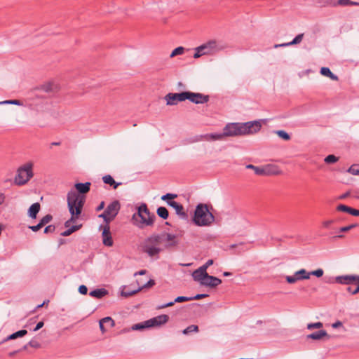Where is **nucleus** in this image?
<instances>
[{"instance_id":"obj_57","label":"nucleus","mask_w":359,"mask_h":359,"mask_svg":"<svg viewBox=\"0 0 359 359\" xmlns=\"http://www.w3.org/2000/svg\"><path fill=\"white\" fill-rule=\"evenodd\" d=\"M154 285H155V281L153 279H150L147 283H145L144 285H143L140 287H142V290L143 288L151 287H152Z\"/></svg>"},{"instance_id":"obj_42","label":"nucleus","mask_w":359,"mask_h":359,"mask_svg":"<svg viewBox=\"0 0 359 359\" xmlns=\"http://www.w3.org/2000/svg\"><path fill=\"white\" fill-rule=\"evenodd\" d=\"M184 51V48L182 47V46H179V47L175 48L172 51L170 57H175L176 55H182V54H183Z\"/></svg>"},{"instance_id":"obj_27","label":"nucleus","mask_w":359,"mask_h":359,"mask_svg":"<svg viewBox=\"0 0 359 359\" xmlns=\"http://www.w3.org/2000/svg\"><path fill=\"white\" fill-rule=\"evenodd\" d=\"M108 294V290L104 288H97L90 292L89 295L90 297L102 299L103 297Z\"/></svg>"},{"instance_id":"obj_46","label":"nucleus","mask_w":359,"mask_h":359,"mask_svg":"<svg viewBox=\"0 0 359 359\" xmlns=\"http://www.w3.org/2000/svg\"><path fill=\"white\" fill-rule=\"evenodd\" d=\"M99 217L102 218L104 219V222L106 223V224H108V225H109V223L113 220V219L109 216V215L106 213L105 210L102 214H100L99 215Z\"/></svg>"},{"instance_id":"obj_1","label":"nucleus","mask_w":359,"mask_h":359,"mask_svg":"<svg viewBox=\"0 0 359 359\" xmlns=\"http://www.w3.org/2000/svg\"><path fill=\"white\" fill-rule=\"evenodd\" d=\"M215 220V217L210 212L208 205L204 203H198L195 209L192 218L194 224L198 226H210Z\"/></svg>"},{"instance_id":"obj_26","label":"nucleus","mask_w":359,"mask_h":359,"mask_svg":"<svg viewBox=\"0 0 359 359\" xmlns=\"http://www.w3.org/2000/svg\"><path fill=\"white\" fill-rule=\"evenodd\" d=\"M102 181L104 184H109L116 189L118 186L122 184V182H116L110 175H106L102 177Z\"/></svg>"},{"instance_id":"obj_56","label":"nucleus","mask_w":359,"mask_h":359,"mask_svg":"<svg viewBox=\"0 0 359 359\" xmlns=\"http://www.w3.org/2000/svg\"><path fill=\"white\" fill-rule=\"evenodd\" d=\"M79 292L81 294H86L88 293V287L85 285H81L79 287Z\"/></svg>"},{"instance_id":"obj_21","label":"nucleus","mask_w":359,"mask_h":359,"mask_svg":"<svg viewBox=\"0 0 359 359\" xmlns=\"http://www.w3.org/2000/svg\"><path fill=\"white\" fill-rule=\"evenodd\" d=\"M162 235H163V238L164 236H165V240L168 242L165 245L166 248H170L171 247H175V246L177 245L178 241H177V239H176L177 238L176 235L169 233H163Z\"/></svg>"},{"instance_id":"obj_11","label":"nucleus","mask_w":359,"mask_h":359,"mask_svg":"<svg viewBox=\"0 0 359 359\" xmlns=\"http://www.w3.org/2000/svg\"><path fill=\"white\" fill-rule=\"evenodd\" d=\"M187 100L196 104L207 103L210 100V96L208 95L191 91H187Z\"/></svg>"},{"instance_id":"obj_29","label":"nucleus","mask_w":359,"mask_h":359,"mask_svg":"<svg viewBox=\"0 0 359 359\" xmlns=\"http://www.w3.org/2000/svg\"><path fill=\"white\" fill-rule=\"evenodd\" d=\"M40 204L39 203H33L28 209V215L32 219H36L38 212L40 210Z\"/></svg>"},{"instance_id":"obj_32","label":"nucleus","mask_w":359,"mask_h":359,"mask_svg":"<svg viewBox=\"0 0 359 359\" xmlns=\"http://www.w3.org/2000/svg\"><path fill=\"white\" fill-rule=\"evenodd\" d=\"M142 290V287H138L137 289L133 290H127L126 286H123V290L121 292V295L124 297H128L133 294H135L138 292Z\"/></svg>"},{"instance_id":"obj_18","label":"nucleus","mask_w":359,"mask_h":359,"mask_svg":"<svg viewBox=\"0 0 359 359\" xmlns=\"http://www.w3.org/2000/svg\"><path fill=\"white\" fill-rule=\"evenodd\" d=\"M221 283H222L221 279H219L217 277L212 276H210L209 274H208V276L206 277L205 280H204L203 282H201L202 285H204L206 287H215Z\"/></svg>"},{"instance_id":"obj_40","label":"nucleus","mask_w":359,"mask_h":359,"mask_svg":"<svg viewBox=\"0 0 359 359\" xmlns=\"http://www.w3.org/2000/svg\"><path fill=\"white\" fill-rule=\"evenodd\" d=\"M338 159V157H337L336 156L333 154H330L325 158L324 161L327 164H332L337 162Z\"/></svg>"},{"instance_id":"obj_38","label":"nucleus","mask_w":359,"mask_h":359,"mask_svg":"<svg viewBox=\"0 0 359 359\" xmlns=\"http://www.w3.org/2000/svg\"><path fill=\"white\" fill-rule=\"evenodd\" d=\"M198 331V327L197 325H189L188 326L187 328H185L183 331H182V333L184 334H188L191 332H197Z\"/></svg>"},{"instance_id":"obj_31","label":"nucleus","mask_w":359,"mask_h":359,"mask_svg":"<svg viewBox=\"0 0 359 359\" xmlns=\"http://www.w3.org/2000/svg\"><path fill=\"white\" fill-rule=\"evenodd\" d=\"M82 226V224L79 225H73L67 230L64 231L60 233L62 236L66 237L70 236L74 232L76 231L77 230L80 229Z\"/></svg>"},{"instance_id":"obj_43","label":"nucleus","mask_w":359,"mask_h":359,"mask_svg":"<svg viewBox=\"0 0 359 359\" xmlns=\"http://www.w3.org/2000/svg\"><path fill=\"white\" fill-rule=\"evenodd\" d=\"M55 87V86L53 83H48L43 85L41 86V89L46 93H49L52 92L54 90Z\"/></svg>"},{"instance_id":"obj_7","label":"nucleus","mask_w":359,"mask_h":359,"mask_svg":"<svg viewBox=\"0 0 359 359\" xmlns=\"http://www.w3.org/2000/svg\"><path fill=\"white\" fill-rule=\"evenodd\" d=\"M222 135L224 137L241 136V123H229L223 129Z\"/></svg>"},{"instance_id":"obj_2","label":"nucleus","mask_w":359,"mask_h":359,"mask_svg":"<svg viewBox=\"0 0 359 359\" xmlns=\"http://www.w3.org/2000/svg\"><path fill=\"white\" fill-rule=\"evenodd\" d=\"M156 215L151 213L146 203H142L137 207V212L133 215L132 221L133 224L140 229H143L146 226H152Z\"/></svg>"},{"instance_id":"obj_35","label":"nucleus","mask_w":359,"mask_h":359,"mask_svg":"<svg viewBox=\"0 0 359 359\" xmlns=\"http://www.w3.org/2000/svg\"><path fill=\"white\" fill-rule=\"evenodd\" d=\"M246 168L252 169L255 171V173L257 175H262L264 173L263 170L264 168L255 166L252 164L247 165Z\"/></svg>"},{"instance_id":"obj_41","label":"nucleus","mask_w":359,"mask_h":359,"mask_svg":"<svg viewBox=\"0 0 359 359\" xmlns=\"http://www.w3.org/2000/svg\"><path fill=\"white\" fill-rule=\"evenodd\" d=\"M53 219V217L50 214H48L46 215H45L44 217H43L40 221H39V223L41 224V225L42 226H45L46 224H47L48 223H49Z\"/></svg>"},{"instance_id":"obj_44","label":"nucleus","mask_w":359,"mask_h":359,"mask_svg":"<svg viewBox=\"0 0 359 359\" xmlns=\"http://www.w3.org/2000/svg\"><path fill=\"white\" fill-rule=\"evenodd\" d=\"M323 324L321 322H316L313 323H309L307 325V329L308 330H313V329H319L323 327Z\"/></svg>"},{"instance_id":"obj_3","label":"nucleus","mask_w":359,"mask_h":359,"mask_svg":"<svg viewBox=\"0 0 359 359\" xmlns=\"http://www.w3.org/2000/svg\"><path fill=\"white\" fill-rule=\"evenodd\" d=\"M163 241V235L154 233L147 238L142 243V250L151 257H158V254L162 251L160 244Z\"/></svg>"},{"instance_id":"obj_25","label":"nucleus","mask_w":359,"mask_h":359,"mask_svg":"<svg viewBox=\"0 0 359 359\" xmlns=\"http://www.w3.org/2000/svg\"><path fill=\"white\" fill-rule=\"evenodd\" d=\"M264 173L262 175H276L280 174V171L274 165H267L263 168Z\"/></svg>"},{"instance_id":"obj_30","label":"nucleus","mask_w":359,"mask_h":359,"mask_svg":"<svg viewBox=\"0 0 359 359\" xmlns=\"http://www.w3.org/2000/svg\"><path fill=\"white\" fill-rule=\"evenodd\" d=\"M320 72L323 76H327V77L330 78V79H332V81H338L339 80L338 76L336 74H333L329 67H321Z\"/></svg>"},{"instance_id":"obj_8","label":"nucleus","mask_w":359,"mask_h":359,"mask_svg":"<svg viewBox=\"0 0 359 359\" xmlns=\"http://www.w3.org/2000/svg\"><path fill=\"white\" fill-rule=\"evenodd\" d=\"M187 91H183L179 93H169L165 96L167 105H175L177 102H182L187 100Z\"/></svg>"},{"instance_id":"obj_24","label":"nucleus","mask_w":359,"mask_h":359,"mask_svg":"<svg viewBox=\"0 0 359 359\" xmlns=\"http://www.w3.org/2000/svg\"><path fill=\"white\" fill-rule=\"evenodd\" d=\"M323 337H327V338L330 339V336L327 334V332L324 330H320L319 331L308 334L306 337L307 339H311L313 340H320Z\"/></svg>"},{"instance_id":"obj_61","label":"nucleus","mask_w":359,"mask_h":359,"mask_svg":"<svg viewBox=\"0 0 359 359\" xmlns=\"http://www.w3.org/2000/svg\"><path fill=\"white\" fill-rule=\"evenodd\" d=\"M43 226L41 225V224L39 222L36 225L29 226V229H30L32 231H33L34 232L38 231Z\"/></svg>"},{"instance_id":"obj_17","label":"nucleus","mask_w":359,"mask_h":359,"mask_svg":"<svg viewBox=\"0 0 359 359\" xmlns=\"http://www.w3.org/2000/svg\"><path fill=\"white\" fill-rule=\"evenodd\" d=\"M102 243L105 246L111 247L113 245V239L111 236L109 225L106 224L103 229L102 233Z\"/></svg>"},{"instance_id":"obj_52","label":"nucleus","mask_w":359,"mask_h":359,"mask_svg":"<svg viewBox=\"0 0 359 359\" xmlns=\"http://www.w3.org/2000/svg\"><path fill=\"white\" fill-rule=\"evenodd\" d=\"M175 304V299H174L172 302H168L166 304H162V305H159L156 308H157V309H165V308H167V307L172 306Z\"/></svg>"},{"instance_id":"obj_54","label":"nucleus","mask_w":359,"mask_h":359,"mask_svg":"<svg viewBox=\"0 0 359 359\" xmlns=\"http://www.w3.org/2000/svg\"><path fill=\"white\" fill-rule=\"evenodd\" d=\"M212 264H213V260L208 259L204 265L201 266L199 268L201 269V271H206L208 267L211 266Z\"/></svg>"},{"instance_id":"obj_22","label":"nucleus","mask_w":359,"mask_h":359,"mask_svg":"<svg viewBox=\"0 0 359 359\" xmlns=\"http://www.w3.org/2000/svg\"><path fill=\"white\" fill-rule=\"evenodd\" d=\"M27 334V330H18L10 335H8V337H6V338H4L1 342L0 344H3V343H5L9 340H13V339H15L17 338H19V337H22L24 336H25L26 334Z\"/></svg>"},{"instance_id":"obj_59","label":"nucleus","mask_w":359,"mask_h":359,"mask_svg":"<svg viewBox=\"0 0 359 359\" xmlns=\"http://www.w3.org/2000/svg\"><path fill=\"white\" fill-rule=\"evenodd\" d=\"M195 50H196V52H195V53L194 54V58H198V57H200L201 56H202V55H204V53H203V50L199 49V46H198L197 48H196Z\"/></svg>"},{"instance_id":"obj_63","label":"nucleus","mask_w":359,"mask_h":359,"mask_svg":"<svg viewBox=\"0 0 359 359\" xmlns=\"http://www.w3.org/2000/svg\"><path fill=\"white\" fill-rule=\"evenodd\" d=\"M332 327L334 329L342 327V323L339 320H337L335 323L332 324Z\"/></svg>"},{"instance_id":"obj_6","label":"nucleus","mask_w":359,"mask_h":359,"mask_svg":"<svg viewBox=\"0 0 359 359\" xmlns=\"http://www.w3.org/2000/svg\"><path fill=\"white\" fill-rule=\"evenodd\" d=\"M261 120L241 123L242 135L255 134L259 132L262 128Z\"/></svg>"},{"instance_id":"obj_15","label":"nucleus","mask_w":359,"mask_h":359,"mask_svg":"<svg viewBox=\"0 0 359 359\" xmlns=\"http://www.w3.org/2000/svg\"><path fill=\"white\" fill-rule=\"evenodd\" d=\"M354 281H359V276L358 275H344L335 278V282L339 284L350 285Z\"/></svg>"},{"instance_id":"obj_10","label":"nucleus","mask_w":359,"mask_h":359,"mask_svg":"<svg viewBox=\"0 0 359 359\" xmlns=\"http://www.w3.org/2000/svg\"><path fill=\"white\" fill-rule=\"evenodd\" d=\"M311 273L304 269L296 271L293 276H286L285 280L289 284H294L298 280L309 279Z\"/></svg>"},{"instance_id":"obj_51","label":"nucleus","mask_w":359,"mask_h":359,"mask_svg":"<svg viewBox=\"0 0 359 359\" xmlns=\"http://www.w3.org/2000/svg\"><path fill=\"white\" fill-rule=\"evenodd\" d=\"M323 273H324V271H323V270L322 269H318L317 270L309 272V273H311V275L312 276H315L317 278H320V277L323 276Z\"/></svg>"},{"instance_id":"obj_58","label":"nucleus","mask_w":359,"mask_h":359,"mask_svg":"<svg viewBox=\"0 0 359 359\" xmlns=\"http://www.w3.org/2000/svg\"><path fill=\"white\" fill-rule=\"evenodd\" d=\"M28 344L29 345V346L33 347V348H39L40 347L39 342L34 339H32L31 341H29L28 342Z\"/></svg>"},{"instance_id":"obj_5","label":"nucleus","mask_w":359,"mask_h":359,"mask_svg":"<svg viewBox=\"0 0 359 359\" xmlns=\"http://www.w3.org/2000/svg\"><path fill=\"white\" fill-rule=\"evenodd\" d=\"M32 166V163H27L18 169L15 178L16 184L24 185L33 177Z\"/></svg>"},{"instance_id":"obj_53","label":"nucleus","mask_w":359,"mask_h":359,"mask_svg":"<svg viewBox=\"0 0 359 359\" xmlns=\"http://www.w3.org/2000/svg\"><path fill=\"white\" fill-rule=\"evenodd\" d=\"M347 172L353 175H359V169L354 168L353 165L351 166Z\"/></svg>"},{"instance_id":"obj_28","label":"nucleus","mask_w":359,"mask_h":359,"mask_svg":"<svg viewBox=\"0 0 359 359\" xmlns=\"http://www.w3.org/2000/svg\"><path fill=\"white\" fill-rule=\"evenodd\" d=\"M107 322H111V327H113L115 326V322L114 320L109 316L104 317L100 320L99 321V326L100 331L102 334L105 333L107 331V329L104 327V323H107Z\"/></svg>"},{"instance_id":"obj_55","label":"nucleus","mask_w":359,"mask_h":359,"mask_svg":"<svg viewBox=\"0 0 359 359\" xmlns=\"http://www.w3.org/2000/svg\"><path fill=\"white\" fill-rule=\"evenodd\" d=\"M55 231V226L54 225H48L44 229V233H53Z\"/></svg>"},{"instance_id":"obj_19","label":"nucleus","mask_w":359,"mask_h":359,"mask_svg":"<svg viewBox=\"0 0 359 359\" xmlns=\"http://www.w3.org/2000/svg\"><path fill=\"white\" fill-rule=\"evenodd\" d=\"M91 183L89 182L85 183H76L74 187L76 189V193L81 195L87 194L90 189Z\"/></svg>"},{"instance_id":"obj_49","label":"nucleus","mask_w":359,"mask_h":359,"mask_svg":"<svg viewBox=\"0 0 359 359\" xmlns=\"http://www.w3.org/2000/svg\"><path fill=\"white\" fill-rule=\"evenodd\" d=\"M338 4L341 6L358 5V3L353 2L351 0H339Z\"/></svg>"},{"instance_id":"obj_20","label":"nucleus","mask_w":359,"mask_h":359,"mask_svg":"<svg viewBox=\"0 0 359 359\" xmlns=\"http://www.w3.org/2000/svg\"><path fill=\"white\" fill-rule=\"evenodd\" d=\"M208 274L207 271H201V269L198 268L193 272L192 277L195 281L199 282L201 285V282L205 280Z\"/></svg>"},{"instance_id":"obj_4","label":"nucleus","mask_w":359,"mask_h":359,"mask_svg":"<svg viewBox=\"0 0 359 359\" xmlns=\"http://www.w3.org/2000/svg\"><path fill=\"white\" fill-rule=\"evenodd\" d=\"M69 212L79 210L82 212L86 201V196L76 193L74 190L68 192L67 196Z\"/></svg>"},{"instance_id":"obj_62","label":"nucleus","mask_w":359,"mask_h":359,"mask_svg":"<svg viewBox=\"0 0 359 359\" xmlns=\"http://www.w3.org/2000/svg\"><path fill=\"white\" fill-rule=\"evenodd\" d=\"M43 325H44V323H43V321H40V322H39V323L36 324V325L35 326V327L33 329V331H34V332H36V331H38L39 330H40L41 328H42V327H43Z\"/></svg>"},{"instance_id":"obj_9","label":"nucleus","mask_w":359,"mask_h":359,"mask_svg":"<svg viewBox=\"0 0 359 359\" xmlns=\"http://www.w3.org/2000/svg\"><path fill=\"white\" fill-rule=\"evenodd\" d=\"M199 49L203 50V53H204V55H210L215 52L222 50L223 46H219L215 40H210L199 46Z\"/></svg>"},{"instance_id":"obj_60","label":"nucleus","mask_w":359,"mask_h":359,"mask_svg":"<svg viewBox=\"0 0 359 359\" xmlns=\"http://www.w3.org/2000/svg\"><path fill=\"white\" fill-rule=\"evenodd\" d=\"M207 297H208V294H197L195 296L191 297V298H192V300H198L203 298H205Z\"/></svg>"},{"instance_id":"obj_16","label":"nucleus","mask_w":359,"mask_h":359,"mask_svg":"<svg viewBox=\"0 0 359 359\" xmlns=\"http://www.w3.org/2000/svg\"><path fill=\"white\" fill-rule=\"evenodd\" d=\"M168 205L172 208L176 214L183 219H188V215L184 211V207L182 204L176 202V201H168Z\"/></svg>"},{"instance_id":"obj_12","label":"nucleus","mask_w":359,"mask_h":359,"mask_svg":"<svg viewBox=\"0 0 359 359\" xmlns=\"http://www.w3.org/2000/svg\"><path fill=\"white\" fill-rule=\"evenodd\" d=\"M224 137V136L222 135V133H208L196 136L193 142H198L201 140L216 141L221 140Z\"/></svg>"},{"instance_id":"obj_34","label":"nucleus","mask_w":359,"mask_h":359,"mask_svg":"<svg viewBox=\"0 0 359 359\" xmlns=\"http://www.w3.org/2000/svg\"><path fill=\"white\" fill-rule=\"evenodd\" d=\"M147 320L133 325L130 330H143L144 329L149 328Z\"/></svg>"},{"instance_id":"obj_33","label":"nucleus","mask_w":359,"mask_h":359,"mask_svg":"<svg viewBox=\"0 0 359 359\" xmlns=\"http://www.w3.org/2000/svg\"><path fill=\"white\" fill-rule=\"evenodd\" d=\"M156 213L158 217L163 219H166L168 218L169 212L166 208L161 206L158 207L156 210Z\"/></svg>"},{"instance_id":"obj_50","label":"nucleus","mask_w":359,"mask_h":359,"mask_svg":"<svg viewBox=\"0 0 359 359\" xmlns=\"http://www.w3.org/2000/svg\"><path fill=\"white\" fill-rule=\"evenodd\" d=\"M357 224H352L339 229V232H346L357 226Z\"/></svg>"},{"instance_id":"obj_64","label":"nucleus","mask_w":359,"mask_h":359,"mask_svg":"<svg viewBox=\"0 0 359 359\" xmlns=\"http://www.w3.org/2000/svg\"><path fill=\"white\" fill-rule=\"evenodd\" d=\"M333 222H334V220H332V219L327 220V221L323 222V225L325 228H329L330 226L332 224H333Z\"/></svg>"},{"instance_id":"obj_47","label":"nucleus","mask_w":359,"mask_h":359,"mask_svg":"<svg viewBox=\"0 0 359 359\" xmlns=\"http://www.w3.org/2000/svg\"><path fill=\"white\" fill-rule=\"evenodd\" d=\"M304 37V34H299L297 35L292 41L290 42V46L299 43Z\"/></svg>"},{"instance_id":"obj_48","label":"nucleus","mask_w":359,"mask_h":359,"mask_svg":"<svg viewBox=\"0 0 359 359\" xmlns=\"http://www.w3.org/2000/svg\"><path fill=\"white\" fill-rule=\"evenodd\" d=\"M192 300V298L191 297H185V296H179L177 298L175 299V303H180L184 302H188Z\"/></svg>"},{"instance_id":"obj_39","label":"nucleus","mask_w":359,"mask_h":359,"mask_svg":"<svg viewBox=\"0 0 359 359\" xmlns=\"http://www.w3.org/2000/svg\"><path fill=\"white\" fill-rule=\"evenodd\" d=\"M81 212H81L79 210L69 212V213L71 215V217L69 218V219H68V222L69 223L74 222L77 219H79V217L81 215Z\"/></svg>"},{"instance_id":"obj_37","label":"nucleus","mask_w":359,"mask_h":359,"mask_svg":"<svg viewBox=\"0 0 359 359\" xmlns=\"http://www.w3.org/2000/svg\"><path fill=\"white\" fill-rule=\"evenodd\" d=\"M177 197V195L175 194L168 193L161 196V200L166 201V203H168V201H174L173 199L176 198Z\"/></svg>"},{"instance_id":"obj_23","label":"nucleus","mask_w":359,"mask_h":359,"mask_svg":"<svg viewBox=\"0 0 359 359\" xmlns=\"http://www.w3.org/2000/svg\"><path fill=\"white\" fill-rule=\"evenodd\" d=\"M338 211L347 212L353 216H359V210L354 209L344 204H339L337 207Z\"/></svg>"},{"instance_id":"obj_13","label":"nucleus","mask_w":359,"mask_h":359,"mask_svg":"<svg viewBox=\"0 0 359 359\" xmlns=\"http://www.w3.org/2000/svg\"><path fill=\"white\" fill-rule=\"evenodd\" d=\"M147 320L149 323V328L158 327L166 323L169 320V316L165 314H162Z\"/></svg>"},{"instance_id":"obj_36","label":"nucleus","mask_w":359,"mask_h":359,"mask_svg":"<svg viewBox=\"0 0 359 359\" xmlns=\"http://www.w3.org/2000/svg\"><path fill=\"white\" fill-rule=\"evenodd\" d=\"M275 133L277 134V135L284 140H290V135L285 130H276L275 131Z\"/></svg>"},{"instance_id":"obj_14","label":"nucleus","mask_w":359,"mask_h":359,"mask_svg":"<svg viewBox=\"0 0 359 359\" xmlns=\"http://www.w3.org/2000/svg\"><path fill=\"white\" fill-rule=\"evenodd\" d=\"M121 208V204L118 201L115 200L110 203L106 208V213L114 219L118 215Z\"/></svg>"},{"instance_id":"obj_45","label":"nucleus","mask_w":359,"mask_h":359,"mask_svg":"<svg viewBox=\"0 0 359 359\" xmlns=\"http://www.w3.org/2000/svg\"><path fill=\"white\" fill-rule=\"evenodd\" d=\"M2 104H15L18 106H22V103L19 100H8L1 102Z\"/></svg>"}]
</instances>
